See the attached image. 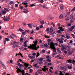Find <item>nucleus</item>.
<instances>
[{
  "label": "nucleus",
  "mask_w": 75,
  "mask_h": 75,
  "mask_svg": "<svg viewBox=\"0 0 75 75\" xmlns=\"http://www.w3.org/2000/svg\"><path fill=\"white\" fill-rule=\"evenodd\" d=\"M50 48H51V49L53 50V52H56V48H55V47L54 46V44L53 42H52L51 43Z\"/></svg>",
  "instance_id": "1"
},
{
  "label": "nucleus",
  "mask_w": 75,
  "mask_h": 75,
  "mask_svg": "<svg viewBox=\"0 0 75 75\" xmlns=\"http://www.w3.org/2000/svg\"><path fill=\"white\" fill-rule=\"evenodd\" d=\"M18 43V42H17L16 41H13L11 42V45H13L12 46L13 48H15V47L16 46V47H20V46L18 45H17Z\"/></svg>",
  "instance_id": "2"
},
{
  "label": "nucleus",
  "mask_w": 75,
  "mask_h": 75,
  "mask_svg": "<svg viewBox=\"0 0 75 75\" xmlns=\"http://www.w3.org/2000/svg\"><path fill=\"white\" fill-rule=\"evenodd\" d=\"M17 73H19V72H21V73H23L22 74H24V73H25V71H24V70H21V69H20V68H18V69H17Z\"/></svg>",
  "instance_id": "3"
},
{
  "label": "nucleus",
  "mask_w": 75,
  "mask_h": 75,
  "mask_svg": "<svg viewBox=\"0 0 75 75\" xmlns=\"http://www.w3.org/2000/svg\"><path fill=\"white\" fill-rule=\"evenodd\" d=\"M39 47H37V45H36V47L35 46V45L32 46V50H38V49L39 48Z\"/></svg>",
  "instance_id": "4"
},
{
  "label": "nucleus",
  "mask_w": 75,
  "mask_h": 75,
  "mask_svg": "<svg viewBox=\"0 0 75 75\" xmlns=\"http://www.w3.org/2000/svg\"><path fill=\"white\" fill-rule=\"evenodd\" d=\"M5 39L6 40H5L4 42V46H5L6 45V41H10V40H9V39H8V38H5Z\"/></svg>",
  "instance_id": "5"
},
{
  "label": "nucleus",
  "mask_w": 75,
  "mask_h": 75,
  "mask_svg": "<svg viewBox=\"0 0 75 75\" xmlns=\"http://www.w3.org/2000/svg\"><path fill=\"white\" fill-rule=\"evenodd\" d=\"M20 64V63H18V66H19V67L20 68V69H21V67H23V68H24V65Z\"/></svg>",
  "instance_id": "6"
},
{
  "label": "nucleus",
  "mask_w": 75,
  "mask_h": 75,
  "mask_svg": "<svg viewBox=\"0 0 75 75\" xmlns=\"http://www.w3.org/2000/svg\"><path fill=\"white\" fill-rule=\"evenodd\" d=\"M27 2V1L26 0L25 1V2H23L22 3V4H24L25 6H25V7H28V5H27L28 3H26Z\"/></svg>",
  "instance_id": "7"
},
{
  "label": "nucleus",
  "mask_w": 75,
  "mask_h": 75,
  "mask_svg": "<svg viewBox=\"0 0 75 75\" xmlns=\"http://www.w3.org/2000/svg\"><path fill=\"white\" fill-rule=\"evenodd\" d=\"M70 18L72 20H75L74 16L72 14H71L70 15Z\"/></svg>",
  "instance_id": "8"
},
{
  "label": "nucleus",
  "mask_w": 75,
  "mask_h": 75,
  "mask_svg": "<svg viewBox=\"0 0 75 75\" xmlns=\"http://www.w3.org/2000/svg\"><path fill=\"white\" fill-rule=\"evenodd\" d=\"M10 20V15H8V16H6V21H8L9 20Z\"/></svg>",
  "instance_id": "9"
},
{
  "label": "nucleus",
  "mask_w": 75,
  "mask_h": 75,
  "mask_svg": "<svg viewBox=\"0 0 75 75\" xmlns=\"http://www.w3.org/2000/svg\"><path fill=\"white\" fill-rule=\"evenodd\" d=\"M37 42H38V40H36L35 43L34 44H32V46H33V45H35V47H36V45H37Z\"/></svg>",
  "instance_id": "10"
},
{
  "label": "nucleus",
  "mask_w": 75,
  "mask_h": 75,
  "mask_svg": "<svg viewBox=\"0 0 75 75\" xmlns=\"http://www.w3.org/2000/svg\"><path fill=\"white\" fill-rule=\"evenodd\" d=\"M68 62H70V63H71V64H73V63H74V60H72L71 59H69L68 60Z\"/></svg>",
  "instance_id": "11"
},
{
  "label": "nucleus",
  "mask_w": 75,
  "mask_h": 75,
  "mask_svg": "<svg viewBox=\"0 0 75 75\" xmlns=\"http://www.w3.org/2000/svg\"><path fill=\"white\" fill-rule=\"evenodd\" d=\"M6 13V11L3 10L1 11L2 14H5Z\"/></svg>",
  "instance_id": "12"
},
{
  "label": "nucleus",
  "mask_w": 75,
  "mask_h": 75,
  "mask_svg": "<svg viewBox=\"0 0 75 75\" xmlns=\"http://www.w3.org/2000/svg\"><path fill=\"white\" fill-rule=\"evenodd\" d=\"M57 51L59 52V53H60L61 54L62 53L61 51L59 50V49L58 48H57Z\"/></svg>",
  "instance_id": "13"
},
{
  "label": "nucleus",
  "mask_w": 75,
  "mask_h": 75,
  "mask_svg": "<svg viewBox=\"0 0 75 75\" xmlns=\"http://www.w3.org/2000/svg\"><path fill=\"white\" fill-rule=\"evenodd\" d=\"M24 64L25 67H28L29 66V64H27L26 63H24Z\"/></svg>",
  "instance_id": "14"
},
{
  "label": "nucleus",
  "mask_w": 75,
  "mask_h": 75,
  "mask_svg": "<svg viewBox=\"0 0 75 75\" xmlns=\"http://www.w3.org/2000/svg\"><path fill=\"white\" fill-rule=\"evenodd\" d=\"M4 9L6 12L7 11V12H9V11H10L7 8H4Z\"/></svg>",
  "instance_id": "15"
},
{
  "label": "nucleus",
  "mask_w": 75,
  "mask_h": 75,
  "mask_svg": "<svg viewBox=\"0 0 75 75\" xmlns=\"http://www.w3.org/2000/svg\"><path fill=\"white\" fill-rule=\"evenodd\" d=\"M64 17V15H61L59 16V18L60 19H62Z\"/></svg>",
  "instance_id": "16"
},
{
  "label": "nucleus",
  "mask_w": 75,
  "mask_h": 75,
  "mask_svg": "<svg viewBox=\"0 0 75 75\" xmlns=\"http://www.w3.org/2000/svg\"><path fill=\"white\" fill-rule=\"evenodd\" d=\"M44 58H40L39 59V61H42L44 60Z\"/></svg>",
  "instance_id": "17"
},
{
  "label": "nucleus",
  "mask_w": 75,
  "mask_h": 75,
  "mask_svg": "<svg viewBox=\"0 0 75 75\" xmlns=\"http://www.w3.org/2000/svg\"><path fill=\"white\" fill-rule=\"evenodd\" d=\"M10 37L11 38H13L14 37V35L12 34L11 35Z\"/></svg>",
  "instance_id": "18"
},
{
  "label": "nucleus",
  "mask_w": 75,
  "mask_h": 75,
  "mask_svg": "<svg viewBox=\"0 0 75 75\" xmlns=\"http://www.w3.org/2000/svg\"><path fill=\"white\" fill-rule=\"evenodd\" d=\"M29 58H30V59H33L34 58V57L32 56H30L29 57V56H28Z\"/></svg>",
  "instance_id": "19"
},
{
  "label": "nucleus",
  "mask_w": 75,
  "mask_h": 75,
  "mask_svg": "<svg viewBox=\"0 0 75 75\" xmlns=\"http://www.w3.org/2000/svg\"><path fill=\"white\" fill-rule=\"evenodd\" d=\"M60 30L62 32H63V31H64V28H62Z\"/></svg>",
  "instance_id": "20"
},
{
  "label": "nucleus",
  "mask_w": 75,
  "mask_h": 75,
  "mask_svg": "<svg viewBox=\"0 0 75 75\" xmlns=\"http://www.w3.org/2000/svg\"><path fill=\"white\" fill-rule=\"evenodd\" d=\"M2 67L4 68L5 69H6V66L4 65V64H3L2 65Z\"/></svg>",
  "instance_id": "21"
},
{
  "label": "nucleus",
  "mask_w": 75,
  "mask_h": 75,
  "mask_svg": "<svg viewBox=\"0 0 75 75\" xmlns=\"http://www.w3.org/2000/svg\"><path fill=\"white\" fill-rule=\"evenodd\" d=\"M64 8V6H63V5H62L61 6H60V8L61 10H63V8Z\"/></svg>",
  "instance_id": "22"
},
{
  "label": "nucleus",
  "mask_w": 75,
  "mask_h": 75,
  "mask_svg": "<svg viewBox=\"0 0 75 75\" xmlns=\"http://www.w3.org/2000/svg\"><path fill=\"white\" fill-rule=\"evenodd\" d=\"M23 13H27L28 12V10L27 11H23Z\"/></svg>",
  "instance_id": "23"
},
{
  "label": "nucleus",
  "mask_w": 75,
  "mask_h": 75,
  "mask_svg": "<svg viewBox=\"0 0 75 75\" xmlns=\"http://www.w3.org/2000/svg\"><path fill=\"white\" fill-rule=\"evenodd\" d=\"M32 47H33V45H31V44L28 47V48H31V47L33 49Z\"/></svg>",
  "instance_id": "24"
},
{
  "label": "nucleus",
  "mask_w": 75,
  "mask_h": 75,
  "mask_svg": "<svg viewBox=\"0 0 75 75\" xmlns=\"http://www.w3.org/2000/svg\"><path fill=\"white\" fill-rule=\"evenodd\" d=\"M50 33H52V31H53V29H52L51 28L50 29Z\"/></svg>",
  "instance_id": "25"
},
{
  "label": "nucleus",
  "mask_w": 75,
  "mask_h": 75,
  "mask_svg": "<svg viewBox=\"0 0 75 75\" xmlns=\"http://www.w3.org/2000/svg\"><path fill=\"white\" fill-rule=\"evenodd\" d=\"M40 56V53L39 52H38L37 53V55L36 56V57H38Z\"/></svg>",
  "instance_id": "26"
},
{
  "label": "nucleus",
  "mask_w": 75,
  "mask_h": 75,
  "mask_svg": "<svg viewBox=\"0 0 75 75\" xmlns=\"http://www.w3.org/2000/svg\"><path fill=\"white\" fill-rule=\"evenodd\" d=\"M65 49H66V48L65 47H63V48H61L62 50L63 51H64V50H65Z\"/></svg>",
  "instance_id": "27"
},
{
  "label": "nucleus",
  "mask_w": 75,
  "mask_h": 75,
  "mask_svg": "<svg viewBox=\"0 0 75 75\" xmlns=\"http://www.w3.org/2000/svg\"><path fill=\"white\" fill-rule=\"evenodd\" d=\"M42 70L45 72H46V71H47V70H46V68H42Z\"/></svg>",
  "instance_id": "28"
},
{
  "label": "nucleus",
  "mask_w": 75,
  "mask_h": 75,
  "mask_svg": "<svg viewBox=\"0 0 75 75\" xmlns=\"http://www.w3.org/2000/svg\"><path fill=\"white\" fill-rule=\"evenodd\" d=\"M68 68L69 69H72V67L71 66H68Z\"/></svg>",
  "instance_id": "29"
},
{
  "label": "nucleus",
  "mask_w": 75,
  "mask_h": 75,
  "mask_svg": "<svg viewBox=\"0 0 75 75\" xmlns=\"http://www.w3.org/2000/svg\"><path fill=\"white\" fill-rule=\"evenodd\" d=\"M75 27V25H73L71 27V28L72 29H74Z\"/></svg>",
  "instance_id": "30"
},
{
  "label": "nucleus",
  "mask_w": 75,
  "mask_h": 75,
  "mask_svg": "<svg viewBox=\"0 0 75 75\" xmlns=\"http://www.w3.org/2000/svg\"><path fill=\"white\" fill-rule=\"evenodd\" d=\"M66 38L67 39H69L70 38V36H66Z\"/></svg>",
  "instance_id": "31"
},
{
  "label": "nucleus",
  "mask_w": 75,
  "mask_h": 75,
  "mask_svg": "<svg viewBox=\"0 0 75 75\" xmlns=\"http://www.w3.org/2000/svg\"><path fill=\"white\" fill-rule=\"evenodd\" d=\"M19 31H24V30H23L21 28L19 29Z\"/></svg>",
  "instance_id": "32"
},
{
  "label": "nucleus",
  "mask_w": 75,
  "mask_h": 75,
  "mask_svg": "<svg viewBox=\"0 0 75 75\" xmlns=\"http://www.w3.org/2000/svg\"><path fill=\"white\" fill-rule=\"evenodd\" d=\"M54 46L56 45V46H58V44L57 43H55L54 44Z\"/></svg>",
  "instance_id": "33"
},
{
  "label": "nucleus",
  "mask_w": 75,
  "mask_h": 75,
  "mask_svg": "<svg viewBox=\"0 0 75 75\" xmlns=\"http://www.w3.org/2000/svg\"><path fill=\"white\" fill-rule=\"evenodd\" d=\"M61 30H60H60H58V31H57V33H61Z\"/></svg>",
  "instance_id": "34"
},
{
  "label": "nucleus",
  "mask_w": 75,
  "mask_h": 75,
  "mask_svg": "<svg viewBox=\"0 0 75 75\" xmlns=\"http://www.w3.org/2000/svg\"><path fill=\"white\" fill-rule=\"evenodd\" d=\"M32 55H33V56H35V55H36V53H33L32 54Z\"/></svg>",
  "instance_id": "35"
},
{
  "label": "nucleus",
  "mask_w": 75,
  "mask_h": 75,
  "mask_svg": "<svg viewBox=\"0 0 75 75\" xmlns=\"http://www.w3.org/2000/svg\"><path fill=\"white\" fill-rule=\"evenodd\" d=\"M47 41L48 42H51V39H48L47 40Z\"/></svg>",
  "instance_id": "36"
},
{
  "label": "nucleus",
  "mask_w": 75,
  "mask_h": 75,
  "mask_svg": "<svg viewBox=\"0 0 75 75\" xmlns=\"http://www.w3.org/2000/svg\"><path fill=\"white\" fill-rule=\"evenodd\" d=\"M33 6H35V5L34 4H33L31 5H30L29 7H33Z\"/></svg>",
  "instance_id": "37"
},
{
  "label": "nucleus",
  "mask_w": 75,
  "mask_h": 75,
  "mask_svg": "<svg viewBox=\"0 0 75 75\" xmlns=\"http://www.w3.org/2000/svg\"><path fill=\"white\" fill-rule=\"evenodd\" d=\"M48 46V45H47V44L45 43L44 45V46L45 47H47Z\"/></svg>",
  "instance_id": "38"
},
{
  "label": "nucleus",
  "mask_w": 75,
  "mask_h": 75,
  "mask_svg": "<svg viewBox=\"0 0 75 75\" xmlns=\"http://www.w3.org/2000/svg\"><path fill=\"white\" fill-rule=\"evenodd\" d=\"M23 8H24V7H23L22 6L20 7V9L21 10H23Z\"/></svg>",
  "instance_id": "39"
},
{
  "label": "nucleus",
  "mask_w": 75,
  "mask_h": 75,
  "mask_svg": "<svg viewBox=\"0 0 75 75\" xmlns=\"http://www.w3.org/2000/svg\"><path fill=\"white\" fill-rule=\"evenodd\" d=\"M75 10V7H74V8H73L72 10H71V11H74Z\"/></svg>",
  "instance_id": "40"
},
{
  "label": "nucleus",
  "mask_w": 75,
  "mask_h": 75,
  "mask_svg": "<svg viewBox=\"0 0 75 75\" xmlns=\"http://www.w3.org/2000/svg\"><path fill=\"white\" fill-rule=\"evenodd\" d=\"M36 31H38V30H39V29H40V28L38 27H36Z\"/></svg>",
  "instance_id": "41"
},
{
  "label": "nucleus",
  "mask_w": 75,
  "mask_h": 75,
  "mask_svg": "<svg viewBox=\"0 0 75 75\" xmlns=\"http://www.w3.org/2000/svg\"><path fill=\"white\" fill-rule=\"evenodd\" d=\"M73 53V52H69V54L70 55H71V54H72Z\"/></svg>",
  "instance_id": "42"
},
{
  "label": "nucleus",
  "mask_w": 75,
  "mask_h": 75,
  "mask_svg": "<svg viewBox=\"0 0 75 75\" xmlns=\"http://www.w3.org/2000/svg\"><path fill=\"white\" fill-rule=\"evenodd\" d=\"M46 58L47 59H49V58H50V56L49 55H47L46 56Z\"/></svg>",
  "instance_id": "43"
},
{
  "label": "nucleus",
  "mask_w": 75,
  "mask_h": 75,
  "mask_svg": "<svg viewBox=\"0 0 75 75\" xmlns=\"http://www.w3.org/2000/svg\"><path fill=\"white\" fill-rule=\"evenodd\" d=\"M28 27H30V28H31V25L30 24H28Z\"/></svg>",
  "instance_id": "44"
},
{
  "label": "nucleus",
  "mask_w": 75,
  "mask_h": 75,
  "mask_svg": "<svg viewBox=\"0 0 75 75\" xmlns=\"http://www.w3.org/2000/svg\"><path fill=\"white\" fill-rule=\"evenodd\" d=\"M60 43H61V44H63V43H64V41L63 40H61V41L60 42Z\"/></svg>",
  "instance_id": "45"
},
{
  "label": "nucleus",
  "mask_w": 75,
  "mask_h": 75,
  "mask_svg": "<svg viewBox=\"0 0 75 75\" xmlns=\"http://www.w3.org/2000/svg\"><path fill=\"white\" fill-rule=\"evenodd\" d=\"M67 25H68V26L70 27V26H71V23H68L67 24Z\"/></svg>",
  "instance_id": "46"
},
{
  "label": "nucleus",
  "mask_w": 75,
  "mask_h": 75,
  "mask_svg": "<svg viewBox=\"0 0 75 75\" xmlns=\"http://www.w3.org/2000/svg\"><path fill=\"white\" fill-rule=\"evenodd\" d=\"M37 26V25H36V24H34L33 25V27H34L35 28V27H36Z\"/></svg>",
  "instance_id": "47"
},
{
  "label": "nucleus",
  "mask_w": 75,
  "mask_h": 75,
  "mask_svg": "<svg viewBox=\"0 0 75 75\" xmlns=\"http://www.w3.org/2000/svg\"><path fill=\"white\" fill-rule=\"evenodd\" d=\"M25 33L24 32H23L22 33V34H23V35H25Z\"/></svg>",
  "instance_id": "48"
},
{
  "label": "nucleus",
  "mask_w": 75,
  "mask_h": 75,
  "mask_svg": "<svg viewBox=\"0 0 75 75\" xmlns=\"http://www.w3.org/2000/svg\"><path fill=\"white\" fill-rule=\"evenodd\" d=\"M47 61H48V62H51V60L50 59H47Z\"/></svg>",
  "instance_id": "49"
},
{
  "label": "nucleus",
  "mask_w": 75,
  "mask_h": 75,
  "mask_svg": "<svg viewBox=\"0 0 75 75\" xmlns=\"http://www.w3.org/2000/svg\"><path fill=\"white\" fill-rule=\"evenodd\" d=\"M61 39H58V40H57V41H58L59 42H60V41H61Z\"/></svg>",
  "instance_id": "50"
},
{
  "label": "nucleus",
  "mask_w": 75,
  "mask_h": 75,
  "mask_svg": "<svg viewBox=\"0 0 75 75\" xmlns=\"http://www.w3.org/2000/svg\"><path fill=\"white\" fill-rule=\"evenodd\" d=\"M40 23H41V24H42V25H43L44 24V21H43L42 22L40 21Z\"/></svg>",
  "instance_id": "51"
},
{
  "label": "nucleus",
  "mask_w": 75,
  "mask_h": 75,
  "mask_svg": "<svg viewBox=\"0 0 75 75\" xmlns=\"http://www.w3.org/2000/svg\"><path fill=\"white\" fill-rule=\"evenodd\" d=\"M23 47H27V45L26 44H25L24 45Z\"/></svg>",
  "instance_id": "52"
},
{
  "label": "nucleus",
  "mask_w": 75,
  "mask_h": 75,
  "mask_svg": "<svg viewBox=\"0 0 75 75\" xmlns=\"http://www.w3.org/2000/svg\"><path fill=\"white\" fill-rule=\"evenodd\" d=\"M0 64L2 65H3V64H3V62H1V61L0 62Z\"/></svg>",
  "instance_id": "53"
},
{
  "label": "nucleus",
  "mask_w": 75,
  "mask_h": 75,
  "mask_svg": "<svg viewBox=\"0 0 75 75\" xmlns=\"http://www.w3.org/2000/svg\"><path fill=\"white\" fill-rule=\"evenodd\" d=\"M60 69H61V70H63V69H64V67H60Z\"/></svg>",
  "instance_id": "54"
},
{
  "label": "nucleus",
  "mask_w": 75,
  "mask_h": 75,
  "mask_svg": "<svg viewBox=\"0 0 75 75\" xmlns=\"http://www.w3.org/2000/svg\"><path fill=\"white\" fill-rule=\"evenodd\" d=\"M45 50H43L42 51V52H43V54H44V53H45Z\"/></svg>",
  "instance_id": "55"
},
{
  "label": "nucleus",
  "mask_w": 75,
  "mask_h": 75,
  "mask_svg": "<svg viewBox=\"0 0 75 75\" xmlns=\"http://www.w3.org/2000/svg\"><path fill=\"white\" fill-rule=\"evenodd\" d=\"M64 52L65 53V54H67V53H68V52H67V51L66 50H65Z\"/></svg>",
  "instance_id": "56"
},
{
  "label": "nucleus",
  "mask_w": 75,
  "mask_h": 75,
  "mask_svg": "<svg viewBox=\"0 0 75 75\" xmlns=\"http://www.w3.org/2000/svg\"><path fill=\"white\" fill-rule=\"evenodd\" d=\"M69 15H66L65 16V18H68V17H69Z\"/></svg>",
  "instance_id": "57"
},
{
  "label": "nucleus",
  "mask_w": 75,
  "mask_h": 75,
  "mask_svg": "<svg viewBox=\"0 0 75 75\" xmlns=\"http://www.w3.org/2000/svg\"><path fill=\"white\" fill-rule=\"evenodd\" d=\"M70 14V11H69V12H68V13H67V15H68L69 16V14Z\"/></svg>",
  "instance_id": "58"
},
{
  "label": "nucleus",
  "mask_w": 75,
  "mask_h": 75,
  "mask_svg": "<svg viewBox=\"0 0 75 75\" xmlns=\"http://www.w3.org/2000/svg\"><path fill=\"white\" fill-rule=\"evenodd\" d=\"M38 6H39V7H41L42 6V5H41V4H39L38 5Z\"/></svg>",
  "instance_id": "59"
},
{
  "label": "nucleus",
  "mask_w": 75,
  "mask_h": 75,
  "mask_svg": "<svg viewBox=\"0 0 75 75\" xmlns=\"http://www.w3.org/2000/svg\"><path fill=\"white\" fill-rule=\"evenodd\" d=\"M42 62L41 61H40L39 62V64H42Z\"/></svg>",
  "instance_id": "60"
},
{
  "label": "nucleus",
  "mask_w": 75,
  "mask_h": 75,
  "mask_svg": "<svg viewBox=\"0 0 75 75\" xmlns=\"http://www.w3.org/2000/svg\"><path fill=\"white\" fill-rule=\"evenodd\" d=\"M66 18V21H68V20H69V19L68 18Z\"/></svg>",
  "instance_id": "61"
},
{
  "label": "nucleus",
  "mask_w": 75,
  "mask_h": 75,
  "mask_svg": "<svg viewBox=\"0 0 75 75\" xmlns=\"http://www.w3.org/2000/svg\"><path fill=\"white\" fill-rule=\"evenodd\" d=\"M40 2H41L42 3H44V0H40Z\"/></svg>",
  "instance_id": "62"
},
{
  "label": "nucleus",
  "mask_w": 75,
  "mask_h": 75,
  "mask_svg": "<svg viewBox=\"0 0 75 75\" xmlns=\"http://www.w3.org/2000/svg\"><path fill=\"white\" fill-rule=\"evenodd\" d=\"M18 4H15V6L16 7H18Z\"/></svg>",
  "instance_id": "63"
},
{
  "label": "nucleus",
  "mask_w": 75,
  "mask_h": 75,
  "mask_svg": "<svg viewBox=\"0 0 75 75\" xmlns=\"http://www.w3.org/2000/svg\"><path fill=\"white\" fill-rule=\"evenodd\" d=\"M48 65H52V63H48Z\"/></svg>",
  "instance_id": "64"
}]
</instances>
